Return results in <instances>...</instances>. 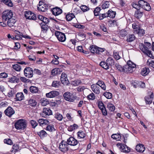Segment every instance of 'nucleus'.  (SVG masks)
Instances as JSON below:
<instances>
[{"label":"nucleus","instance_id":"1","mask_svg":"<svg viewBox=\"0 0 154 154\" xmlns=\"http://www.w3.org/2000/svg\"><path fill=\"white\" fill-rule=\"evenodd\" d=\"M15 127L17 130H24L26 127V124L24 120H18L15 123Z\"/></svg>","mask_w":154,"mask_h":154},{"label":"nucleus","instance_id":"2","mask_svg":"<svg viewBox=\"0 0 154 154\" xmlns=\"http://www.w3.org/2000/svg\"><path fill=\"white\" fill-rule=\"evenodd\" d=\"M13 16L12 12L11 10H6L2 14V17L3 21L5 22L11 18Z\"/></svg>","mask_w":154,"mask_h":154},{"label":"nucleus","instance_id":"3","mask_svg":"<svg viewBox=\"0 0 154 154\" xmlns=\"http://www.w3.org/2000/svg\"><path fill=\"white\" fill-rule=\"evenodd\" d=\"M63 96L64 99L68 101L73 102L76 98L77 97L73 94H72L69 92H67L65 93Z\"/></svg>","mask_w":154,"mask_h":154},{"label":"nucleus","instance_id":"4","mask_svg":"<svg viewBox=\"0 0 154 154\" xmlns=\"http://www.w3.org/2000/svg\"><path fill=\"white\" fill-rule=\"evenodd\" d=\"M146 47L144 46V45L143 43H141L139 45V48L141 51L145 54L147 55L149 57L154 59V57L151 53V51L149 50H147Z\"/></svg>","mask_w":154,"mask_h":154},{"label":"nucleus","instance_id":"5","mask_svg":"<svg viewBox=\"0 0 154 154\" xmlns=\"http://www.w3.org/2000/svg\"><path fill=\"white\" fill-rule=\"evenodd\" d=\"M68 145L66 142L64 140L62 141L59 145V148L60 151L63 152L68 151L69 150Z\"/></svg>","mask_w":154,"mask_h":154},{"label":"nucleus","instance_id":"6","mask_svg":"<svg viewBox=\"0 0 154 154\" xmlns=\"http://www.w3.org/2000/svg\"><path fill=\"white\" fill-rule=\"evenodd\" d=\"M54 34L59 41L64 42L65 41L66 37L65 34L64 33L58 31H57L55 32Z\"/></svg>","mask_w":154,"mask_h":154},{"label":"nucleus","instance_id":"7","mask_svg":"<svg viewBox=\"0 0 154 154\" xmlns=\"http://www.w3.org/2000/svg\"><path fill=\"white\" fill-rule=\"evenodd\" d=\"M24 16L27 19L34 20L36 19L35 14L31 11H26L24 12Z\"/></svg>","mask_w":154,"mask_h":154},{"label":"nucleus","instance_id":"8","mask_svg":"<svg viewBox=\"0 0 154 154\" xmlns=\"http://www.w3.org/2000/svg\"><path fill=\"white\" fill-rule=\"evenodd\" d=\"M32 69L30 67H26L24 70V75L28 78L32 77L33 75Z\"/></svg>","mask_w":154,"mask_h":154},{"label":"nucleus","instance_id":"9","mask_svg":"<svg viewBox=\"0 0 154 154\" xmlns=\"http://www.w3.org/2000/svg\"><path fill=\"white\" fill-rule=\"evenodd\" d=\"M52 114V112L51 110L49 108H44L42 112L40 113L41 116L45 118H46L47 116Z\"/></svg>","mask_w":154,"mask_h":154},{"label":"nucleus","instance_id":"10","mask_svg":"<svg viewBox=\"0 0 154 154\" xmlns=\"http://www.w3.org/2000/svg\"><path fill=\"white\" fill-rule=\"evenodd\" d=\"M60 81L64 85H68L69 83L66 74L64 72L62 73Z\"/></svg>","mask_w":154,"mask_h":154},{"label":"nucleus","instance_id":"11","mask_svg":"<svg viewBox=\"0 0 154 154\" xmlns=\"http://www.w3.org/2000/svg\"><path fill=\"white\" fill-rule=\"evenodd\" d=\"M43 3V2L40 1L39 3V7L37 8L38 11L42 12L46 11L48 8V7L47 4L43 3V4H40V3Z\"/></svg>","mask_w":154,"mask_h":154},{"label":"nucleus","instance_id":"12","mask_svg":"<svg viewBox=\"0 0 154 154\" xmlns=\"http://www.w3.org/2000/svg\"><path fill=\"white\" fill-rule=\"evenodd\" d=\"M4 113L6 116L11 117L15 113V111L11 107L8 106L5 111Z\"/></svg>","mask_w":154,"mask_h":154},{"label":"nucleus","instance_id":"13","mask_svg":"<svg viewBox=\"0 0 154 154\" xmlns=\"http://www.w3.org/2000/svg\"><path fill=\"white\" fill-rule=\"evenodd\" d=\"M51 11L52 12V14L55 16L59 15L62 12V9L58 7L52 8Z\"/></svg>","mask_w":154,"mask_h":154},{"label":"nucleus","instance_id":"14","mask_svg":"<svg viewBox=\"0 0 154 154\" xmlns=\"http://www.w3.org/2000/svg\"><path fill=\"white\" fill-rule=\"evenodd\" d=\"M66 143L68 145L75 146L78 143V141L72 137H70L67 140Z\"/></svg>","mask_w":154,"mask_h":154},{"label":"nucleus","instance_id":"15","mask_svg":"<svg viewBox=\"0 0 154 154\" xmlns=\"http://www.w3.org/2000/svg\"><path fill=\"white\" fill-rule=\"evenodd\" d=\"M59 92L56 91H53L46 94V97L49 98H53L59 95Z\"/></svg>","mask_w":154,"mask_h":154},{"label":"nucleus","instance_id":"16","mask_svg":"<svg viewBox=\"0 0 154 154\" xmlns=\"http://www.w3.org/2000/svg\"><path fill=\"white\" fill-rule=\"evenodd\" d=\"M143 11V10L142 9H138L136 11L134 14V17L138 19L141 18L144 14Z\"/></svg>","mask_w":154,"mask_h":154},{"label":"nucleus","instance_id":"17","mask_svg":"<svg viewBox=\"0 0 154 154\" xmlns=\"http://www.w3.org/2000/svg\"><path fill=\"white\" fill-rule=\"evenodd\" d=\"M92 91L96 94H99L100 93V88L96 85L93 84L91 86Z\"/></svg>","mask_w":154,"mask_h":154},{"label":"nucleus","instance_id":"18","mask_svg":"<svg viewBox=\"0 0 154 154\" xmlns=\"http://www.w3.org/2000/svg\"><path fill=\"white\" fill-rule=\"evenodd\" d=\"M136 149L138 152H143L145 151V148L143 144H139L137 145Z\"/></svg>","mask_w":154,"mask_h":154},{"label":"nucleus","instance_id":"19","mask_svg":"<svg viewBox=\"0 0 154 154\" xmlns=\"http://www.w3.org/2000/svg\"><path fill=\"white\" fill-rule=\"evenodd\" d=\"M62 71L61 68H55L53 69L51 71V75L53 76H55L57 74H60Z\"/></svg>","mask_w":154,"mask_h":154},{"label":"nucleus","instance_id":"20","mask_svg":"<svg viewBox=\"0 0 154 154\" xmlns=\"http://www.w3.org/2000/svg\"><path fill=\"white\" fill-rule=\"evenodd\" d=\"M24 98V97L23 93H17L16 95L15 99L16 101H20L23 100Z\"/></svg>","mask_w":154,"mask_h":154},{"label":"nucleus","instance_id":"21","mask_svg":"<svg viewBox=\"0 0 154 154\" xmlns=\"http://www.w3.org/2000/svg\"><path fill=\"white\" fill-rule=\"evenodd\" d=\"M89 49L91 53L94 54H97V46L95 45H90L89 48Z\"/></svg>","mask_w":154,"mask_h":154},{"label":"nucleus","instance_id":"22","mask_svg":"<svg viewBox=\"0 0 154 154\" xmlns=\"http://www.w3.org/2000/svg\"><path fill=\"white\" fill-rule=\"evenodd\" d=\"M106 63L109 67L112 66L114 65V60L113 58L111 57H108L106 60Z\"/></svg>","mask_w":154,"mask_h":154},{"label":"nucleus","instance_id":"23","mask_svg":"<svg viewBox=\"0 0 154 154\" xmlns=\"http://www.w3.org/2000/svg\"><path fill=\"white\" fill-rule=\"evenodd\" d=\"M121 148L124 152H129L130 151V148L125 144H122L121 146Z\"/></svg>","mask_w":154,"mask_h":154},{"label":"nucleus","instance_id":"24","mask_svg":"<svg viewBox=\"0 0 154 154\" xmlns=\"http://www.w3.org/2000/svg\"><path fill=\"white\" fill-rule=\"evenodd\" d=\"M95 85H99L103 90H106V87L105 84L103 81L99 80Z\"/></svg>","mask_w":154,"mask_h":154},{"label":"nucleus","instance_id":"25","mask_svg":"<svg viewBox=\"0 0 154 154\" xmlns=\"http://www.w3.org/2000/svg\"><path fill=\"white\" fill-rule=\"evenodd\" d=\"M28 104L32 107L36 106L37 102L35 99H30L28 101Z\"/></svg>","mask_w":154,"mask_h":154},{"label":"nucleus","instance_id":"26","mask_svg":"<svg viewBox=\"0 0 154 154\" xmlns=\"http://www.w3.org/2000/svg\"><path fill=\"white\" fill-rule=\"evenodd\" d=\"M16 21L12 17L8 20L7 22V25L10 27H11L14 26V24L15 23Z\"/></svg>","mask_w":154,"mask_h":154},{"label":"nucleus","instance_id":"27","mask_svg":"<svg viewBox=\"0 0 154 154\" xmlns=\"http://www.w3.org/2000/svg\"><path fill=\"white\" fill-rule=\"evenodd\" d=\"M37 133L41 138H43L45 137H46L47 135V134L46 132L43 130H42L40 131L37 132Z\"/></svg>","mask_w":154,"mask_h":154},{"label":"nucleus","instance_id":"28","mask_svg":"<svg viewBox=\"0 0 154 154\" xmlns=\"http://www.w3.org/2000/svg\"><path fill=\"white\" fill-rule=\"evenodd\" d=\"M108 17L110 18H114L116 15V13L115 11H113L112 10L110 9L107 12Z\"/></svg>","mask_w":154,"mask_h":154},{"label":"nucleus","instance_id":"29","mask_svg":"<svg viewBox=\"0 0 154 154\" xmlns=\"http://www.w3.org/2000/svg\"><path fill=\"white\" fill-rule=\"evenodd\" d=\"M149 70L148 68L145 67L142 69L141 73L143 76L147 75L149 72Z\"/></svg>","mask_w":154,"mask_h":154},{"label":"nucleus","instance_id":"30","mask_svg":"<svg viewBox=\"0 0 154 154\" xmlns=\"http://www.w3.org/2000/svg\"><path fill=\"white\" fill-rule=\"evenodd\" d=\"M39 23L41 26L42 31H47L48 30V26L46 24H44L42 22Z\"/></svg>","mask_w":154,"mask_h":154},{"label":"nucleus","instance_id":"31","mask_svg":"<svg viewBox=\"0 0 154 154\" xmlns=\"http://www.w3.org/2000/svg\"><path fill=\"white\" fill-rule=\"evenodd\" d=\"M127 41L128 42H131L133 41L135 38V37L133 34H130L127 36Z\"/></svg>","mask_w":154,"mask_h":154},{"label":"nucleus","instance_id":"32","mask_svg":"<svg viewBox=\"0 0 154 154\" xmlns=\"http://www.w3.org/2000/svg\"><path fill=\"white\" fill-rule=\"evenodd\" d=\"M77 135L79 138H84L85 137L86 135L83 131L80 130L78 132Z\"/></svg>","mask_w":154,"mask_h":154},{"label":"nucleus","instance_id":"33","mask_svg":"<svg viewBox=\"0 0 154 154\" xmlns=\"http://www.w3.org/2000/svg\"><path fill=\"white\" fill-rule=\"evenodd\" d=\"M78 126L76 124H74L73 125H71L68 127V130L69 131H73L77 129L78 128Z\"/></svg>","mask_w":154,"mask_h":154},{"label":"nucleus","instance_id":"34","mask_svg":"<svg viewBox=\"0 0 154 154\" xmlns=\"http://www.w3.org/2000/svg\"><path fill=\"white\" fill-rule=\"evenodd\" d=\"M19 79L18 78H17L16 76H14L9 79V82L11 83H14L15 82L18 83L19 82Z\"/></svg>","mask_w":154,"mask_h":154},{"label":"nucleus","instance_id":"35","mask_svg":"<svg viewBox=\"0 0 154 154\" xmlns=\"http://www.w3.org/2000/svg\"><path fill=\"white\" fill-rule=\"evenodd\" d=\"M136 33L138 34L139 36H141L145 34V30L140 28L138 30H137Z\"/></svg>","mask_w":154,"mask_h":154},{"label":"nucleus","instance_id":"36","mask_svg":"<svg viewBox=\"0 0 154 154\" xmlns=\"http://www.w3.org/2000/svg\"><path fill=\"white\" fill-rule=\"evenodd\" d=\"M75 17V16L73 13L68 14L65 16L66 20L67 21H70Z\"/></svg>","mask_w":154,"mask_h":154},{"label":"nucleus","instance_id":"37","mask_svg":"<svg viewBox=\"0 0 154 154\" xmlns=\"http://www.w3.org/2000/svg\"><path fill=\"white\" fill-rule=\"evenodd\" d=\"M100 65L103 68L105 69H108L109 68L108 66L106 63L104 61H102L100 63Z\"/></svg>","mask_w":154,"mask_h":154},{"label":"nucleus","instance_id":"38","mask_svg":"<svg viewBox=\"0 0 154 154\" xmlns=\"http://www.w3.org/2000/svg\"><path fill=\"white\" fill-rule=\"evenodd\" d=\"M2 2L9 7H12L13 6V4L11 0H2Z\"/></svg>","mask_w":154,"mask_h":154},{"label":"nucleus","instance_id":"39","mask_svg":"<svg viewBox=\"0 0 154 154\" xmlns=\"http://www.w3.org/2000/svg\"><path fill=\"white\" fill-rule=\"evenodd\" d=\"M46 130L51 132H53L55 131L56 129L54 128V126L52 125H48L46 128Z\"/></svg>","mask_w":154,"mask_h":154},{"label":"nucleus","instance_id":"40","mask_svg":"<svg viewBox=\"0 0 154 154\" xmlns=\"http://www.w3.org/2000/svg\"><path fill=\"white\" fill-rule=\"evenodd\" d=\"M29 90L31 93H37L38 89V88L36 87L31 86L29 88Z\"/></svg>","mask_w":154,"mask_h":154},{"label":"nucleus","instance_id":"41","mask_svg":"<svg viewBox=\"0 0 154 154\" xmlns=\"http://www.w3.org/2000/svg\"><path fill=\"white\" fill-rule=\"evenodd\" d=\"M138 4L140 5V7H141L142 8H143V6H144L146 5H147V2L143 0H141L139 1L138 2Z\"/></svg>","mask_w":154,"mask_h":154},{"label":"nucleus","instance_id":"42","mask_svg":"<svg viewBox=\"0 0 154 154\" xmlns=\"http://www.w3.org/2000/svg\"><path fill=\"white\" fill-rule=\"evenodd\" d=\"M107 108L111 112L114 111L115 109V107L112 103H108L107 106Z\"/></svg>","mask_w":154,"mask_h":154},{"label":"nucleus","instance_id":"43","mask_svg":"<svg viewBox=\"0 0 154 154\" xmlns=\"http://www.w3.org/2000/svg\"><path fill=\"white\" fill-rule=\"evenodd\" d=\"M109 5V2L106 1L102 4L101 7L103 9H105L108 8Z\"/></svg>","mask_w":154,"mask_h":154},{"label":"nucleus","instance_id":"44","mask_svg":"<svg viewBox=\"0 0 154 154\" xmlns=\"http://www.w3.org/2000/svg\"><path fill=\"white\" fill-rule=\"evenodd\" d=\"M145 101L147 104H151L152 102V100L151 98H149V96H146L145 97Z\"/></svg>","mask_w":154,"mask_h":154},{"label":"nucleus","instance_id":"45","mask_svg":"<svg viewBox=\"0 0 154 154\" xmlns=\"http://www.w3.org/2000/svg\"><path fill=\"white\" fill-rule=\"evenodd\" d=\"M55 117L59 121H61L63 119V117L61 114L59 113H56L55 114Z\"/></svg>","mask_w":154,"mask_h":154},{"label":"nucleus","instance_id":"46","mask_svg":"<svg viewBox=\"0 0 154 154\" xmlns=\"http://www.w3.org/2000/svg\"><path fill=\"white\" fill-rule=\"evenodd\" d=\"M140 83V82L138 81H135L134 82H132L131 83L132 86H133V87L136 88L138 87H139V84Z\"/></svg>","mask_w":154,"mask_h":154},{"label":"nucleus","instance_id":"47","mask_svg":"<svg viewBox=\"0 0 154 154\" xmlns=\"http://www.w3.org/2000/svg\"><path fill=\"white\" fill-rule=\"evenodd\" d=\"M132 27L134 30V33H136L137 30H138L140 28L138 25H137L136 23H134L132 24Z\"/></svg>","mask_w":154,"mask_h":154},{"label":"nucleus","instance_id":"48","mask_svg":"<svg viewBox=\"0 0 154 154\" xmlns=\"http://www.w3.org/2000/svg\"><path fill=\"white\" fill-rule=\"evenodd\" d=\"M49 103V101L47 99H44L42 101L41 104L43 106H45Z\"/></svg>","mask_w":154,"mask_h":154},{"label":"nucleus","instance_id":"49","mask_svg":"<svg viewBox=\"0 0 154 154\" xmlns=\"http://www.w3.org/2000/svg\"><path fill=\"white\" fill-rule=\"evenodd\" d=\"M13 67L17 71H20L21 69V66L17 64L13 65Z\"/></svg>","mask_w":154,"mask_h":154},{"label":"nucleus","instance_id":"50","mask_svg":"<svg viewBox=\"0 0 154 154\" xmlns=\"http://www.w3.org/2000/svg\"><path fill=\"white\" fill-rule=\"evenodd\" d=\"M87 97L88 100H94L95 99V95L93 93H91L87 96Z\"/></svg>","mask_w":154,"mask_h":154},{"label":"nucleus","instance_id":"51","mask_svg":"<svg viewBox=\"0 0 154 154\" xmlns=\"http://www.w3.org/2000/svg\"><path fill=\"white\" fill-rule=\"evenodd\" d=\"M103 95L108 99H111L112 97V94L109 92H106L104 93L103 94Z\"/></svg>","mask_w":154,"mask_h":154},{"label":"nucleus","instance_id":"52","mask_svg":"<svg viewBox=\"0 0 154 154\" xmlns=\"http://www.w3.org/2000/svg\"><path fill=\"white\" fill-rule=\"evenodd\" d=\"M147 5H146L144 6H143V8L142 9L145 10L146 11H150L151 9V7L150 5L147 2Z\"/></svg>","mask_w":154,"mask_h":154},{"label":"nucleus","instance_id":"53","mask_svg":"<svg viewBox=\"0 0 154 154\" xmlns=\"http://www.w3.org/2000/svg\"><path fill=\"white\" fill-rule=\"evenodd\" d=\"M127 64L129 66V67H131L132 68H134L136 67V65L130 60L128 62Z\"/></svg>","mask_w":154,"mask_h":154},{"label":"nucleus","instance_id":"54","mask_svg":"<svg viewBox=\"0 0 154 154\" xmlns=\"http://www.w3.org/2000/svg\"><path fill=\"white\" fill-rule=\"evenodd\" d=\"M4 142L5 143L8 145H11L13 144V142L10 139H6L4 140Z\"/></svg>","mask_w":154,"mask_h":154},{"label":"nucleus","instance_id":"55","mask_svg":"<svg viewBox=\"0 0 154 154\" xmlns=\"http://www.w3.org/2000/svg\"><path fill=\"white\" fill-rule=\"evenodd\" d=\"M20 80L22 82L24 83H29V82H30L31 81L29 79H27L25 78V77H21L20 78Z\"/></svg>","mask_w":154,"mask_h":154},{"label":"nucleus","instance_id":"56","mask_svg":"<svg viewBox=\"0 0 154 154\" xmlns=\"http://www.w3.org/2000/svg\"><path fill=\"white\" fill-rule=\"evenodd\" d=\"M60 82L58 81H53L52 84V85L54 87H58L60 85Z\"/></svg>","mask_w":154,"mask_h":154},{"label":"nucleus","instance_id":"57","mask_svg":"<svg viewBox=\"0 0 154 154\" xmlns=\"http://www.w3.org/2000/svg\"><path fill=\"white\" fill-rule=\"evenodd\" d=\"M30 123L32 125V127L33 128H35V127L38 125V123L34 120H31L30 122Z\"/></svg>","mask_w":154,"mask_h":154},{"label":"nucleus","instance_id":"58","mask_svg":"<svg viewBox=\"0 0 154 154\" xmlns=\"http://www.w3.org/2000/svg\"><path fill=\"white\" fill-rule=\"evenodd\" d=\"M115 67L116 68V69L120 72H123V67H122V66L119 65L118 64L116 63L115 64Z\"/></svg>","mask_w":154,"mask_h":154},{"label":"nucleus","instance_id":"59","mask_svg":"<svg viewBox=\"0 0 154 154\" xmlns=\"http://www.w3.org/2000/svg\"><path fill=\"white\" fill-rule=\"evenodd\" d=\"M132 5L133 8H134L137 9V10H138V9H141L139 8L140 7L139 5L137 3H133L132 4Z\"/></svg>","mask_w":154,"mask_h":154},{"label":"nucleus","instance_id":"60","mask_svg":"<svg viewBox=\"0 0 154 154\" xmlns=\"http://www.w3.org/2000/svg\"><path fill=\"white\" fill-rule=\"evenodd\" d=\"M77 50L80 52H82L85 54H87V52L86 51H85L83 49V48L82 46H78L77 48Z\"/></svg>","mask_w":154,"mask_h":154},{"label":"nucleus","instance_id":"61","mask_svg":"<svg viewBox=\"0 0 154 154\" xmlns=\"http://www.w3.org/2000/svg\"><path fill=\"white\" fill-rule=\"evenodd\" d=\"M98 105L99 108L101 110V109L105 107L103 103L101 101H99L98 102Z\"/></svg>","mask_w":154,"mask_h":154},{"label":"nucleus","instance_id":"62","mask_svg":"<svg viewBox=\"0 0 154 154\" xmlns=\"http://www.w3.org/2000/svg\"><path fill=\"white\" fill-rule=\"evenodd\" d=\"M144 46L146 47L147 50H149V49L151 47V44L148 42H144Z\"/></svg>","mask_w":154,"mask_h":154},{"label":"nucleus","instance_id":"63","mask_svg":"<svg viewBox=\"0 0 154 154\" xmlns=\"http://www.w3.org/2000/svg\"><path fill=\"white\" fill-rule=\"evenodd\" d=\"M80 8L83 12L87 11L89 9V8L86 5H83L81 6Z\"/></svg>","mask_w":154,"mask_h":154},{"label":"nucleus","instance_id":"64","mask_svg":"<svg viewBox=\"0 0 154 154\" xmlns=\"http://www.w3.org/2000/svg\"><path fill=\"white\" fill-rule=\"evenodd\" d=\"M113 56L114 58L116 60H119L120 59V57L119 55V53L117 52H113Z\"/></svg>","mask_w":154,"mask_h":154}]
</instances>
